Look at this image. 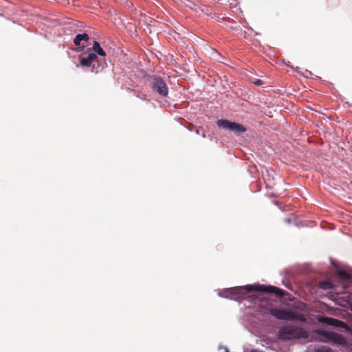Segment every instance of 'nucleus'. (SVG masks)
Masks as SVG:
<instances>
[{"label":"nucleus","instance_id":"nucleus-1","mask_svg":"<svg viewBox=\"0 0 352 352\" xmlns=\"http://www.w3.org/2000/svg\"><path fill=\"white\" fill-rule=\"evenodd\" d=\"M253 291L262 292L267 294H274L277 296H285L286 292L275 286L264 285H246L245 286L234 287L223 290L219 295L223 298L238 300L241 298H247L248 294Z\"/></svg>","mask_w":352,"mask_h":352},{"label":"nucleus","instance_id":"nucleus-2","mask_svg":"<svg viewBox=\"0 0 352 352\" xmlns=\"http://www.w3.org/2000/svg\"><path fill=\"white\" fill-rule=\"evenodd\" d=\"M106 52L100 47L94 51L89 52L87 56L82 57L80 60L79 65L76 67H91V72L98 74L102 72L107 65L104 60Z\"/></svg>","mask_w":352,"mask_h":352},{"label":"nucleus","instance_id":"nucleus-3","mask_svg":"<svg viewBox=\"0 0 352 352\" xmlns=\"http://www.w3.org/2000/svg\"><path fill=\"white\" fill-rule=\"evenodd\" d=\"M278 338L283 340L294 339H306L308 338L307 332L302 327L294 325H285L278 330Z\"/></svg>","mask_w":352,"mask_h":352},{"label":"nucleus","instance_id":"nucleus-4","mask_svg":"<svg viewBox=\"0 0 352 352\" xmlns=\"http://www.w3.org/2000/svg\"><path fill=\"white\" fill-rule=\"evenodd\" d=\"M272 316L280 320L305 322V315L290 309L274 307L269 309Z\"/></svg>","mask_w":352,"mask_h":352},{"label":"nucleus","instance_id":"nucleus-5","mask_svg":"<svg viewBox=\"0 0 352 352\" xmlns=\"http://www.w3.org/2000/svg\"><path fill=\"white\" fill-rule=\"evenodd\" d=\"M314 333L320 336V338L317 339L320 342L333 343L342 346L346 344V340L342 334L322 329H316Z\"/></svg>","mask_w":352,"mask_h":352},{"label":"nucleus","instance_id":"nucleus-6","mask_svg":"<svg viewBox=\"0 0 352 352\" xmlns=\"http://www.w3.org/2000/svg\"><path fill=\"white\" fill-rule=\"evenodd\" d=\"M150 86L152 90L159 95L166 97L168 94V87L166 82L159 76H152L150 79Z\"/></svg>","mask_w":352,"mask_h":352},{"label":"nucleus","instance_id":"nucleus-7","mask_svg":"<svg viewBox=\"0 0 352 352\" xmlns=\"http://www.w3.org/2000/svg\"><path fill=\"white\" fill-rule=\"evenodd\" d=\"M217 125L221 129L229 130L235 133H242L246 131V128L241 124L232 122L226 119H219Z\"/></svg>","mask_w":352,"mask_h":352},{"label":"nucleus","instance_id":"nucleus-8","mask_svg":"<svg viewBox=\"0 0 352 352\" xmlns=\"http://www.w3.org/2000/svg\"><path fill=\"white\" fill-rule=\"evenodd\" d=\"M318 321L320 323L326 324L335 327H340L343 329L348 328L347 324L344 322L333 318L320 316L318 318Z\"/></svg>","mask_w":352,"mask_h":352},{"label":"nucleus","instance_id":"nucleus-9","mask_svg":"<svg viewBox=\"0 0 352 352\" xmlns=\"http://www.w3.org/2000/svg\"><path fill=\"white\" fill-rule=\"evenodd\" d=\"M89 35L87 33L78 34L74 38V43L76 46H79L81 43H87L89 41Z\"/></svg>","mask_w":352,"mask_h":352},{"label":"nucleus","instance_id":"nucleus-10","mask_svg":"<svg viewBox=\"0 0 352 352\" xmlns=\"http://www.w3.org/2000/svg\"><path fill=\"white\" fill-rule=\"evenodd\" d=\"M336 274L340 279H342L343 280H349L351 279V275L348 272H346L344 270H338L336 271Z\"/></svg>","mask_w":352,"mask_h":352},{"label":"nucleus","instance_id":"nucleus-11","mask_svg":"<svg viewBox=\"0 0 352 352\" xmlns=\"http://www.w3.org/2000/svg\"><path fill=\"white\" fill-rule=\"evenodd\" d=\"M320 287L324 290H328L333 287V284L329 280H323L320 282Z\"/></svg>","mask_w":352,"mask_h":352},{"label":"nucleus","instance_id":"nucleus-12","mask_svg":"<svg viewBox=\"0 0 352 352\" xmlns=\"http://www.w3.org/2000/svg\"><path fill=\"white\" fill-rule=\"evenodd\" d=\"M314 352H333L331 349L325 346H321L314 350Z\"/></svg>","mask_w":352,"mask_h":352},{"label":"nucleus","instance_id":"nucleus-13","mask_svg":"<svg viewBox=\"0 0 352 352\" xmlns=\"http://www.w3.org/2000/svg\"><path fill=\"white\" fill-rule=\"evenodd\" d=\"M100 47V43L98 41H94L91 47L92 51H94L96 49L99 48Z\"/></svg>","mask_w":352,"mask_h":352},{"label":"nucleus","instance_id":"nucleus-14","mask_svg":"<svg viewBox=\"0 0 352 352\" xmlns=\"http://www.w3.org/2000/svg\"><path fill=\"white\" fill-rule=\"evenodd\" d=\"M254 84L256 86H260L263 84V81L260 79H257L254 82Z\"/></svg>","mask_w":352,"mask_h":352},{"label":"nucleus","instance_id":"nucleus-15","mask_svg":"<svg viewBox=\"0 0 352 352\" xmlns=\"http://www.w3.org/2000/svg\"><path fill=\"white\" fill-rule=\"evenodd\" d=\"M285 222L289 223L290 220L289 219H285Z\"/></svg>","mask_w":352,"mask_h":352},{"label":"nucleus","instance_id":"nucleus-16","mask_svg":"<svg viewBox=\"0 0 352 352\" xmlns=\"http://www.w3.org/2000/svg\"><path fill=\"white\" fill-rule=\"evenodd\" d=\"M225 352H229L228 349L227 348H224Z\"/></svg>","mask_w":352,"mask_h":352},{"label":"nucleus","instance_id":"nucleus-17","mask_svg":"<svg viewBox=\"0 0 352 352\" xmlns=\"http://www.w3.org/2000/svg\"><path fill=\"white\" fill-rule=\"evenodd\" d=\"M196 133H197V134H199V129H197V130H196Z\"/></svg>","mask_w":352,"mask_h":352},{"label":"nucleus","instance_id":"nucleus-18","mask_svg":"<svg viewBox=\"0 0 352 352\" xmlns=\"http://www.w3.org/2000/svg\"><path fill=\"white\" fill-rule=\"evenodd\" d=\"M270 185H271V184H270H270H267V186L269 188H271Z\"/></svg>","mask_w":352,"mask_h":352},{"label":"nucleus","instance_id":"nucleus-19","mask_svg":"<svg viewBox=\"0 0 352 352\" xmlns=\"http://www.w3.org/2000/svg\"><path fill=\"white\" fill-rule=\"evenodd\" d=\"M267 174H268V177H270V173H269V171H268V170H267Z\"/></svg>","mask_w":352,"mask_h":352}]
</instances>
